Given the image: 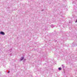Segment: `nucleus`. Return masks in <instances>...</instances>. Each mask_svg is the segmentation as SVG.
<instances>
[{
	"label": "nucleus",
	"instance_id": "f257e3e1",
	"mask_svg": "<svg viewBox=\"0 0 77 77\" xmlns=\"http://www.w3.org/2000/svg\"><path fill=\"white\" fill-rule=\"evenodd\" d=\"M0 35H5V32H0Z\"/></svg>",
	"mask_w": 77,
	"mask_h": 77
},
{
	"label": "nucleus",
	"instance_id": "f03ea898",
	"mask_svg": "<svg viewBox=\"0 0 77 77\" xmlns=\"http://www.w3.org/2000/svg\"><path fill=\"white\" fill-rule=\"evenodd\" d=\"M23 59H24V57H21V58L20 59V60H23Z\"/></svg>",
	"mask_w": 77,
	"mask_h": 77
},
{
	"label": "nucleus",
	"instance_id": "7ed1b4c3",
	"mask_svg": "<svg viewBox=\"0 0 77 77\" xmlns=\"http://www.w3.org/2000/svg\"><path fill=\"white\" fill-rule=\"evenodd\" d=\"M61 68H59V70H61Z\"/></svg>",
	"mask_w": 77,
	"mask_h": 77
},
{
	"label": "nucleus",
	"instance_id": "20e7f679",
	"mask_svg": "<svg viewBox=\"0 0 77 77\" xmlns=\"http://www.w3.org/2000/svg\"><path fill=\"white\" fill-rule=\"evenodd\" d=\"M10 72V71H9L8 72V73H9Z\"/></svg>",
	"mask_w": 77,
	"mask_h": 77
}]
</instances>
